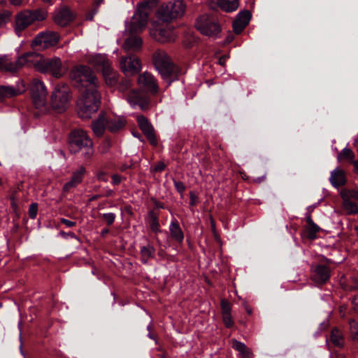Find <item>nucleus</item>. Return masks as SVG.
<instances>
[{
    "instance_id": "obj_1",
    "label": "nucleus",
    "mask_w": 358,
    "mask_h": 358,
    "mask_svg": "<svg viewBox=\"0 0 358 358\" xmlns=\"http://www.w3.org/2000/svg\"><path fill=\"white\" fill-rule=\"evenodd\" d=\"M71 78L82 94L77 103L78 114L82 119H90L100 105L98 79L89 66L83 65L74 67Z\"/></svg>"
},
{
    "instance_id": "obj_2",
    "label": "nucleus",
    "mask_w": 358,
    "mask_h": 358,
    "mask_svg": "<svg viewBox=\"0 0 358 358\" xmlns=\"http://www.w3.org/2000/svg\"><path fill=\"white\" fill-rule=\"evenodd\" d=\"M152 8L149 2H141L137 5L136 12L129 22L127 23L126 31L129 36L125 38L123 49L126 52H138L143 45L142 38L138 34L146 27Z\"/></svg>"
},
{
    "instance_id": "obj_3",
    "label": "nucleus",
    "mask_w": 358,
    "mask_h": 358,
    "mask_svg": "<svg viewBox=\"0 0 358 358\" xmlns=\"http://www.w3.org/2000/svg\"><path fill=\"white\" fill-rule=\"evenodd\" d=\"M152 60L157 70L169 84L178 78V69L164 50H156L153 53Z\"/></svg>"
},
{
    "instance_id": "obj_4",
    "label": "nucleus",
    "mask_w": 358,
    "mask_h": 358,
    "mask_svg": "<svg viewBox=\"0 0 358 358\" xmlns=\"http://www.w3.org/2000/svg\"><path fill=\"white\" fill-rule=\"evenodd\" d=\"M48 13L43 9L24 10L15 17L14 29L15 33L20 36L21 33L29 26L36 22H41L46 19Z\"/></svg>"
},
{
    "instance_id": "obj_5",
    "label": "nucleus",
    "mask_w": 358,
    "mask_h": 358,
    "mask_svg": "<svg viewBox=\"0 0 358 358\" xmlns=\"http://www.w3.org/2000/svg\"><path fill=\"white\" fill-rule=\"evenodd\" d=\"M93 143L86 131L83 129L73 131L69 136V149L71 152H83L85 157L89 158L93 154Z\"/></svg>"
},
{
    "instance_id": "obj_6",
    "label": "nucleus",
    "mask_w": 358,
    "mask_h": 358,
    "mask_svg": "<svg viewBox=\"0 0 358 358\" xmlns=\"http://www.w3.org/2000/svg\"><path fill=\"white\" fill-rule=\"evenodd\" d=\"M186 5L182 0H175L162 5L157 12L159 20L169 22L181 17L185 13Z\"/></svg>"
},
{
    "instance_id": "obj_7",
    "label": "nucleus",
    "mask_w": 358,
    "mask_h": 358,
    "mask_svg": "<svg viewBox=\"0 0 358 358\" xmlns=\"http://www.w3.org/2000/svg\"><path fill=\"white\" fill-rule=\"evenodd\" d=\"M34 66L35 69L42 73H49L55 78H61L66 71L60 58L55 57L52 58L40 57L36 60Z\"/></svg>"
},
{
    "instance_id": "obj_8",
    "label": "nucleus",
    "mask_w": 358,
    "mask_h": 358,
    "mask_svg": "<svg viewBox=\"0 0 358 358\" xmlns=\"http://www.w3.org/2000/svg\"><path fill=\"white\" fill-rule=\"evenodd\" d=\"M150 35L153 39L162 43L173 42L176 38L173 27L169 24L162 25L157 20L151 22Z\"/></svg>"
},
{
    "instance_id": "obj_9",
    "label": "nucleus",
    "mask_w": 358,
    "mask_h": 358,
    "mask_svg": "<svg viewBox=\"0 0 358 358\" xmlns=\"http://www.w3.org/2000/svg\"><path fill=\"white\" fill-rule=\"evenodd\" d=\"M195 26L201 34L210 37H217L221 31L220 25L214 15H201L196 19Z\"/></svg>"
},
{
    "instance_id": "obj_10",
    "label": "nucleus",
    "mask_w": 358,
    "mask_h": 358,
    "mask_svg": "<svg viewBox=\"0 0 358 358\" xmlns=\"http://www.w3.org/2000/svg\"><path fill=\"white\" fill-rule=\"evenodd\" d=\"M30 92L34 106L45 110L48 92L44 83L38 78H34L30 83Z\"/></svg>"
},
{
    "instance_id": "obj_11",
    "label": "nucleus",
    "mask_w": 358,
    "mask_h": 358,
    "mask_svg": "<svg viewBox=\"0 0 358 358\" xmlns=\"http://www.w3.org/2000/svg\"><path fill=\"white\" fill-rule=\"evenodd\" d=\"M69 87L64 85H58L52 94V106L58 112H63L69 106Z\"/></svg>"
},
{
    "instance_id": "obj_12",
    "label": "nucleus",
    "mask_w": 358,
    "mask_h": 358,
    "mask_svg": "<svg viewBox=\"0 0 358 358\" xmlns=\"http://www.w3.org/2000/svg\"><path fill=\"white\" fill-rule=\"evenodd\" d=\"M59 40V36L57 32L42 31L36 35L31 43V45L45 49L56 45Z\"/></svg>"
},
{
    "instance_id": "obj_13",
    "label": "nucleus",
    "mask_w": 358,
    "mask_h": 358,
    "mask_svg": "<svg viewBox=\"0 0 358 358\" xmlns=\"http://www.w3.org/2000/svg\"><path fill=\"white\" fill-rule=\"evenodd\" d=\"M29 55H24L13 60L8 55L0 56V70L6 72H15L21 69L28 61Z\"/></svg>"
},
{
    "instance_id": "obj_14",
    "label": "nucleus",
    "mask_w": 358,
    "mask_h": 358,
    "mask_svg": "<svg viewBox=\"0 0 358 358\" xmlns=\"http://www.w3.org/2000/svg\"><path fill=\"white\" fill-rule=\"evenodd\" d=\"M120 67L126 76L137 73L141 69L139 59L135 56L123 57L120 61Z\"/></svg>"
},
{
    "instance_id": "obj_15",
    "label": "nucleus",
    "mask_w": 358,
    "mask_h": 358,
    "mask_svg": "<svg viewBox=\"0 0 358 358\" xmlns=\"http://www.w3.org/2000/svg\"><path fill=\"white\" fill-rule=\"evenodd\" d=\"M127 100L133 108L138 107L141 110H145L148 108L150 103L147 95L140 91L130 90L127 95Z\"/></svg>"
},
{
    "instance_id": "obj_16",
    "label": "nucleus",
    "mask_w": 358,
    "mask_h": 358,
    "mask_svg": "<svg viewBox=\"0 0 358 358\" xmlns=\"http://www.w3.org/2000/svg\"><path fill=\"white\" fill-rule=\"evenodd\" d=\"M138 83L140 86L153 94L158 92L159 87L157 81L154 76L148 72L141 74L138 76Z\"/></svg>"
},
{
    "instance_id": "obj_17",
    "label": "nucleus",
    "mask_w": 358,
    "mask_h": 358,
    "mask_svg": "<svg viewBox=\"0 0 358 358\" xmlns=\"http://www.w3.org/2000/svg\"><path fill=\"white\" fill-rule=\"evenodd\" d=\"M25 91V87L22 83H17L15 86L1 85L0 86V99H10L18 96Z\"/></svg>"
},
{
    "instance_id": "obj_18",
    "label": "nucleus",
    "mask_w": 358,
    "mask_h": 358,
    "mask_svg": "<svg viewBox=\"0 0 358 358\" xmlns=\"http://www.w3.org/2000/svg\"><path fill=\"white\" fill-rule=\"evenodd\" d=\"M74 18L73 13L67 7H63L55 12L54 22L61 27L67 25Z\"/></svg>"
},
{
    "instance_id": "obj_19",
    "label": "nucleus",
    "mask_w": 358,
    "mask_h": 358,
    "mask_svg": "<svg viewBox=\"0 0 358 358\" xmlns=\"http://www.w3.org/2000/svg\"><path fill=\"white\" fill-rule=\"evenodd\" d=\"M137 121L139 127L141 128L143 134L146 136L148 140L150 142L152 145H156L157 140L155 135L154 128L151 125V124L143 115L138 116Z\"/></svg>"
},
{
    "instance_id": "obj_20",
    "label": "nucleus",
    "mask_w": 358,
    "mask_h": 358,
    "mask_svg": "<svg viewBox=\"0 0 358 358\" xmlns=\"http://www.w3.org/2000/svg\"><path fill=\"white\" fill-rule=\"evenodd\" d=\"M89 63L96 69H100L101 72L109 69L111 67V62L106 55L96 54L92 55L89 59Z\"/></svg>"
},
{
    "instance_id": "obj_21",
    "label": "nucleus",
    "mask_w": 358,
    "mask_h": 358,
    "mask_svg": "<svg viewBox=\"0 0 358 358\" xmlns=\"http://www.w3.org/2000/svg\"><path fill=\"white\" fill-rule=\"evenodd\" d=\"M330 277L329 268L324 265H317L313 270L312 280L317 284L325 283Z\"/></svg>"
},
{
    "instance_id": "obj_22",
    "label": "nucleus",
    "mask_w": 358,
    "mask_h": 358,
    "mask_svg": "<svg viewBox=\"0 0 358 358\" xmlns=\"http://www.w3.org/2000/svg\"><path fill=\"white\" fill-rule=\"evenodd\" d=\"M85 173V169L83 166L80 167L77 171L73 173L70 181L66 182L63 187V192H69L80 184Z\"/></svg>"
},
{
    "instance_id": "obj_23",
    "label": "nucleus",
    "mask_w": 358,
    "mask_h": 358,
    "mask_svg": "<svg viewBox=\"0 0 358 358\" xmlns=\"http://www.w3.org/2000/svg\"><path fill=\"white\" fill-rule=\"evenodd\" d=\"M250 13L248 10L241 12L233 23L234 31L236 34H240L248 24L250 20Z\"/></svg>"
},
{
    "instance_id": "obj_24",
    "label": "nucleus",
    "mask_w": 358,
    "mask_h": 358,
    "mask_svg": "<svg viewBox=\"0 0 358 358\" xmlns=\"http://www.w3.org/2000/svg\"><path fill=\"white\" fill-rule=\"evenodd\" d=\"M108 115L101 113L98 118L92 122V129L96 136H102L105 129H108Z\"/></svg>"
},
{
    "instance_id": "obj_25",
    "label": "nucleus",
    "mask_w": 358,
    "mask_h": 358,
    "mask_svg": "<svg viewBox=\"0 0 358 358\" xmlns=\"http://www.w3.org/2000/svg\"><path fill=\"white\" fill-rule=\"evenodd\" d=\"M329 181L335 187H339L344 185L346 182L345 172L340 168L335 169L331 173Z\"/></svg>"
},
{
    "instance_id": "obj_26",
    "label": "nucleus",
    "mask_w": 358,
    "mask_h": 358,
    "mask_svg": "<svg viewBox=\"0 0 358 358\" xmlns=\"http://www.w3.org/2000/svg\"><path fill=\"white\" fill-rule=\"evenodd\" d=\"M108 130L111 132H116L122 129L126 124V121L121 117L108 116Z\"/></svg>"
},
{
    "instance_id": "obj_27",
    "label": "nucleus",
    "mask_w": 358,
    "mask_h": 358,
    "mask_svg": "<svg viewBox=\"0 0 358 358\" xmlns=\"http://www.w3.org/2000/svg\"><path fill=\"white\" fill-rule=\"evenodd\" d=\"M232 348L239 352L242 358H252L251 350L243 343L236 339L232 340Z\"/></svg>"
},
{
    "instance_id": "obj_28",
    "label": "nucleus",
    "mask_w": 358,
    "mask_h": 358,
    "mask_svg": "<svg viewBox=\"0 0 358 358\" xmlns=\"http://www.w3.org/2000/svg\"><path fill=\"white\" fill-rule=\"evenodd\" d=\"M105 83L108 86H114L118 81V74L113 67L102 72Z\"/></svg>"
},
{
    "instance_id": "obj_29",
    "label": "nucleus",
    "mask_w": 358,
    "mask_h": 358,
    "mask_svg": "<svg viewBox=\"0 0 358 358\" xmlns=\"http://www.w3.org/2000/svg\"><path fill=\"white\" fill-rule=\"evenodd\" d=\"M169 230L173 238L178 242L182 241L184 238L183 233L177 221L171 222L169 227Z\"/></svg>"
},
{
    "instance_id": "obj_30",
    "label": "nucleus",
    "mask_w": 358,
    "mask_h": 358,
    "mask_svg": "<svg viewBox=\"0 0 358 358\" xmlns=\"http://www.w3.org/2000/svg\"><path fill=\"white\" fill-rule=\"evenodd\" d=\"M219 6L227 12L236 10L238 7V0H218Z\"/></svg>"
},
{
    "instance_id": "obj_31",
    "label": "nucleus",
    "mask_w": 358,
    "mask_h": 358,
    "mask_svg": "<svg viewBox=\"0 0 358 358\" xmlns=\"http://www.w3.org/2000/svg\"><path fill=\"white\" fill-rule=\"evenodd\" d=\"M155 250L150 245L143 246L141 248V260L144 263H147L150 259L154 257Z\"/></svg>"
},
{
    "instance_id": "obj_32",
    "label": "nucleus",
    "mask_w": 358,
    "mask_h": 358,
    "mask_svg": "<svg viewBox=\"0 0 358 358\" xmlns=\"http://www.w3.org/2000/svg\"><path fill=\"white\" fill-rule=\"evenodd\" d=\"M330 340L332 343L336 347H342L344 344L343 335L340 330L334 329L331 331Z\"/></svg>"
},
{
    "instance_id": "obj_33",
    "label": "nucleus",
    "mask_w": 358,
    "mask_h": 358,
    "mask_svg": "<svg viewBox=\"0 0 358 358\" xmlns=\"http://www.w3.org/2000/svg\"><path fill=\"white\" fill-rule=\"evenodd\" d=\"M343 207L348 214H356L358 213L357 204L349 199H343Z\"/></svg>"
},
{
    "instance_id": "obj_34",
    "label": "nucleus",
    "mask_w": 358,
    "mask_h": 358,
    "mask_svg": "<svg viewBox=\"0 0 358 358\" xmlns=\"http://www.w3.org/2000/svg\"><path fill=\"white\" fill-rule=\"evenodd\" d=\"M320 228L316 224L311 223L308 224L306 228V233L307 234V237L311 240H313L316 238L317 233L320 231Z\"/></svg>"
},
{
    "instance_id": "obj_35",
    "label": "nucleus",
    "mask_w": 358,
    "mask_h": 358,
    "mask_svg": "<svg viewBox=\"0 0 358 358\" xmlns=\"http://www.w3.org/2000/svg\"><path fill=\"white\" fill-rule=\"evenodd\" d=\"M11 13L7 10H0V28L6 25L10 20Z\"/></svg>"
},
{
    "instance_id": "obj_36",
    "label": "nucleus",
    "mask_w": 358,
    "mask_h": 358,
    "mask_svg": "<svg viewBox=\"0 0 358 358\" xmlns=\"http://www.w3.org/2000/svg\"><path fill=\"white\" fill-rule=\"evenodd\" d=\"M348 159L352 160L354 159V154L352 150L349 148H344L338 155V160L341 161L343 159Z\"/></svg>"
},
{
    "instance_id": "obj_37",
    "label": "nucleus",
    "mask_w": 358,
    "mask_h": 358,
    "mask_svg": "<svg viewBox=\"0 0 358 358\" xmlns=\"http://www.w3.org/2000/svg\"><path fill=\"white\" fill-rule=\"evenodd\" d=\"M351 336L354 341H358V322L352 321L350 323Z\"/></svg>"
},
{
    "instance_id": "obj_38",
    "label": "nucleus",
    "mask_w": 358,
    "mask_h": 358,
    "mask_svg": "<svg viewBox=\"0 0 358 358\" xmlns=\"http://www.w3.org/2000/svg\"><path fill=\"white\" fill-rule=\"evenodd\" d=\"M222 321H223V323L224 324L225 327L227 328L232 327L234 322L232 319L231 313H227V314H222Z\"/></svg>"
},
{
    "instance_id": "obj_39",
    "label": "nucleus",
    "mask_w": 358,
    "mask_h": 358,
    "mask_svg": "<svg viewBox=\"0 0 358 358\" xmlns=\"http://www.w3.org/2000/svg\"><path fill=\"white\" fill-rule=\"evenodd\" d=\"M342 197L343 199H347L349 200L351 199L358 200V192L356 190H349L345 192H343Z\"/></svg>"
},
{
    "instance_id": "obj_40",
    "label": "nucleus",
    "mask_w": 358,
    "mask_h": 358,
    "mask_svg": "<svg viewBox=\"0 0 358 358\" xmlns=\"http://www.w3.org/2000/svg\"><path fill=\"white\" fill-rule=\"evenodd\" d=\"M221 308H222V315L231 313V305L227 301H226L224 299H222L221 301Z\"/></svg>"
},
{
    "instance_id": "obj_41",
    "label": "nucleus",
    "mask_w": 358,
    "mask_h": 358,
    "mask_svg": "<svg viewBox=\"0 0 358 358\" xmlns=\"http://www.w3.org/2000/svg\"><path fill=\"white\" fill-rule=\"evenodd\" d=\"M131 83L129 80H125L122 81L118 86V90L121 92H124L131 88Z\"/></svg>"
},
{
    "instance_id": "obj_42",
    "label": "nucleus",
    "mask_w": 358,
    "mask_h": 358,
    "mask_svg": "<svg viewBox=\"0 0 358 358\" xmlns=\"http://www.w3.org/2000/svg\"><path fill=\"white\" fill-rule=\"evenodd\" d=\"M103 218L108 225H110L113 223L115 220V215L112 213H104L103 215Z\"/></svg>"
},
{
    "instance_id": "obj_43",
    "label": "nucleus",
    "mask_w": 358,
    "mask_h": 358,
    "mask_svg": "<svg viewBox=\"0 0 358 358\" xmlns=\"http://www.w3.org/2000/svg\"><path fill=\"white\" fill-rule=\"evenodd\" d=\"M37 205L36 203H32L29 209V217L32 219L35 218L37 214Z\"/></svg>"
},
{
    "instance_id": "obj_44",
    "label": "nucleus",
    "mask_w": 358,
    "mask_h": 358,
    "mask_svg": "<svg viewBox=\"0 0 358 358\" xmlns=\"http://www.w3.org/2000/svg\"><path fill=\"white\" fill-rule=\"evenodd\" d=\"M174 186L178 192L180 193L184 192L185 189L184 184L180 181H174Z\"/></svg>"
},
{
    "instance_id": "obj_45",
    "label": "nucleus",
    "mask_w": 358,
    "mask_h": 358,
    "mask_svg": "<svg viewBox=\"0 0 358 358\" xmlns=\"http://www.w3.org/2000/svg\"><path fill=\"white\" fill-rule=\"evenodd\" d=\"M60 222H61V223L65 224L67 227H73L76 226L75 222L69 220L65 218H61Z\"/></svg>"
},
{
    "instance_id": "obj_46",
    "label": "nucleus",
    "mask_w": 358,
    "mask_h": 358,
    "mask_svg": "<svg viewBox=\"0 0 358 358\" xmlns=\"http://www.w3.org/2000/svg\"><path fill=\"white\" fill-rule=\"evenodd\" d=\"M122 181V177L119 175L114 174L112 176V182L113 185H118Z\"/></svg>"
},
{
    "instance_id": "obj_47",
    "label": "nucleus",
    "mask_w": 358,
    "mask_h": 358,
    "mask_svg": "<svg viewBox=\"0 0 358 358\" xmlns=\"http://www.w3.org/2000/svg\"><path fill=\"white\" fill-rule=\"evenodd\" d=\"M150 227L153 231L157 232L159 231V225L158 222L156 220V219L152 220Z\"/></svg>"
},
{
    "instance_id": "obj_48",
    "label": "nucleus",
    "mask_w": 358,
    "mask_h": 358,
    "mask_svg": "<svg viewBox=\"0 0 358 358\" xmlns=\"http://www.w3.org/2000/svg\"><path fill=\"white\" fill-rule=\"evenodd\" d=\"M165 166H166L164 162H159L154 168V171L157 172H161L165 169Z\"/></svg>"
},
{
    "instance_id": "obj_49",
    "label": "nucleus",
    "mask_w": 358,
    "mask_h": 358,
    "mask_svg": "<svg viewBox=\"0 0 358 358\" xmlns=\"http://www.w3.org/2000/svg\"><path fill=\"white\" fill-rule=\"evenodd\" d=\"M190 204L192 206H194L196 202L197 196L195 195V194L192 192H190Z\"/></svg>"
},
{
    "instance_id": "obj_50",
    "label": "nucleus",
    "mask_w": 358,
    "mask_h": 358,
    "mask_svg": "<svg viewBox=\"0 0 358 358\" xmlns=\"http://www.w3.org/2000/svg\"><path fill=\"white\" fill-rule=\"evenodd\" d=\"M9 1L12 5H14L15 6H19L22 3V0H9Z\"/></svg>"
},
{
    "instance_id": "obj_51",
    "label": "nucleus",
    "mask_w": 358,
    "mask_h": 358,
    "mask_svg": "<svg viewBox=\"0 0 358 358\" xmlns=\"http://www.w3.org/2000/svg\"><path fill=\"white\" fill-rule=\"evenodd\" d=\"M306 222H307V224H310L311 223H313V221L311 218V215L310 213H308L306 216Z\"/></svg>"
},
{
    "instance_id": "obj_52",
    "label": "nucleus",
    "mask_w": 358,
    "mask_h": 358,
    "mask_svg": "<svg viewBox=\"0 0 358 358\" xmlns=\"http://www.w3.org/2000/svg\"><path fill=\"white\" fill-rule=\"evenodd\" d=\"M244 307H245L246 312L249 315H251L252 312V308L246 303H244Z\"/></svg>"
},
{
    "instance_id": "obj_53",
    "label": "nucleus",
    "mask_w": 358,
    "mask_h": 358,
    "mask_svg": "<svg viewBox=\"0 0 358 358\" xmlns=\"http://www.w3.org/2000/svg\"><path fill=\"white\" fill-rule=\"evenodd\" d=\"M103 0H94V4L96 6H99Z\"/></svg>"
},
{
    "instance_id": "obj_54",
    "label": "nucleus",
    "mask_w": 358,
    "mask_h": 358,
    "mask_svg": "<svg viewBox=\"0 0 358 358\" xmlns=\"http://www.w3.org/2000/svg\"><path fill=\"white\" fill-rule=\"evenodd\" d=\"M224 61H225L224 58H220L219 60V64L221 65H224Z\"/></svg>"
},
{
    "instance_id": "obj_55",
    "label": "nucleus",
    "mask_w": 358,
    "mask_h": 358,
    "mask_svg": "<svg viewBox=\"0 0 358 358\" xmlns=\"http://www.w3.org/2000/svg\"><path fill=\"white\" fill-rule=\"evenodd\" d=\"M354 166L357 171L358 172V162H354Z\"/></svg>"
},
{
    "instance_id": "obj_56",
    "label": "nucleus",
    "mask_w": 358,
    "mask_h": 358,
    "mask_svg": "<svg viewBox=\"0 0 358 358\" xmlns=\"http://www.w3.org/2000/svg\"><path fill=\"white\" fill-rule=\"evenodd\" d=\"M68 235H69V236H71V237H74V236H74V234H73V233H71H71H69V234H68Z\"/></svg>"
},
{
    "instance_id": "obj_57",
    "label": "nucleus",
    "mask_w": 358,
    "mask_h": 358,
    "mask_svg": "<svg viewBox=\"0 0 358 358\" xmlns=\"http://www.w3.org/2000/svg\"><path fill=\"white\" fill-rule=\"evenodd\" d=\"M45 2H50L51 0H43Z\"/></svg>"
},
{
    "instance_id": "obj_58",
    "label": "nucleus",
    "mask_w": 358,
    "mask_h": 358,
    "mask_svg": "<svg viewBox=\"0 0 358 358\" xmlns=\"http://www.w3.org/2000/svg\"><path fill=\"white\" fill-rule=\"evenodd\" d=\"M61 234L65 236L66 234L64 232H61Z\"/></svg>"
},
{
    "instance_id": "obj_59",
    "label": "nucleus",
    "mask_w": 358,
    "mask_h": 358,
    "mask_svg": "<svg viewBox=\"0 0 358 358\" xmlns=\"http://www.w3.org/2000/svg\"><path fill=\"white\" fill-rule=\"evenodd\" d=\"M107 232H108V230H105V231H103V233H105V234L107 233Z\"/></svg>"
}]
</instances>
